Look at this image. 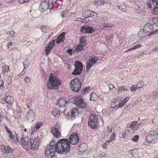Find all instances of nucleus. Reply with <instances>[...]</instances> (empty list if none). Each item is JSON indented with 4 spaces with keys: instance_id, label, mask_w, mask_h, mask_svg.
<instances>
[{
    "instance_id": "46",
    "label": "nucleus",
    "mask_w": 158,
    "mask_h": 158,
    "mask_svg": "<svg viewBox=\"0 0 158 158\" xmlns=\"http://www.w3.org/2000/svg\"><path fill=\"white\" fill-rule=\"evenodd\" d=\"M139 138V136L138 135H135L134 137L131 139L133 141L137 142L138 141Z\"/></svg>"
},
{
    "instance_id": "3",
    "label": "nucleus",
    "mask_w": 158,
    "mask_h": 158,
    "mask_svg": "<svg viewBox=\"0 0 158 158\" xmlns=\"http://www.w3.org/2000/svg\"><path fill=\"white\" fill-rule=\"evenodd\" d=\"M98 118L97 115L91 114L88 119V126L92 129L96 130L98 129Z\"/></svg>"
},
{
    "instance_id": "25",
    "label": "nucleus",
    "mask_w": 158,
    "mask_h": 158,
    "mask_svg": "<svg viewBox=\"0 0 158 158\" xmlns=\"http://www.w3.org/2000/svg\"><path fill=\"white\" fill-rule=\"evenodd\" d=\"M2 149L3 150V152L6 153H11L12 152L11 150L7 146L4 145Z\"/></svg>"
},
{
    "instance_id": "47",
    "label": "nucleus",
    "mask_w": 158,
    "mask_h": 158,
    "mask_svg": "<svg viewBox=\"0 0 158 158\" xmlns=\"http://www.w3.org/2000/svg\"><path fill=\"white\" fill-rule=\"evenodd\" d=\"M84 18L83 19V21L82 22H85L86 23H88L90 21V19L89 18V17L87 16H84Z\"/></svg>"
},
{
    "instance_id": "6",
    "label": "nucleus",
    "mask_w": 158,
    "mask_h": 158,
    "mask_svg": "<svg viewBox=\"0 0 158 158\" xmlns=\"http://www.w3.org/2000/svg\"><path fill=\"white\" fill-rule=\"evenodd\" d=\"M148 8H150L155 14L158 13V0H149L147 3Z\"/></svg>"
},
{
    "instance_id": "14",
    "label": "nucleus",
    "mask_w": 158,
    "mask_h": 158,
    "mask_svg": "<svg viewBox=\"0 0 158 158\" xmlns=\"http://www.w3.org/2000/svg\"><path fill=\"white\" fill-rule=\"evenodd\" d=\"M76 105L80 108L85 109L87 107V105L83 100L79 98L75 101Z\"/></svg>"
},
{
    "instance_id": "17",
    "label": "nucleus",
    "mask_w": 158,
    "mask_h": 158,
    "mask_svg": "<svg viewBox=\"0 0 158 158\" xmlns=\"http://www.w3.org/2000/svg\"><path fill=\"white\" fill-rule=\"evenodd\" d=\"M35 114L32 110H29L27 115V119L30 121H33L35 119Z\"/></svg>"
},
{
    "instance_id": "42",
    "label": "nucleus",
    "mask_w": 158,
    "mask_h": 158,
    "mask_svg": "<svg viewBox=\"0 0 158 158\" xmlns=\"http://www.w3.org/2000/svg\"><path fill=\"white\" fill-rule=\"evenodd\" d=\"M129 132V131L128 130L124 131L122 133V135L123 138L126 137L127 135H128Z\"/></svg>"
},
{
    "instance_id": "21",
    "label": "nucleus",
    "mask_w": 158,
    "mask_h": 158,
    "mask_svg": "<svg viewBox=\"0 0 158 158\" xmlns=\"http://www.w3.org/2000/svg\"><path fill=\"white\" fill-rule=\"evenodd\" d=\"M129 153L132 155L135 158H137L139 156V152L137 149H134L130 151Z\"/></svg>"
},
{
    "instance_id": "10",
    "label": "nucleus",
    "mask_w": 158,
    "mask_h": 158,
    "mask_svg": "<svg viewBox=\"0 0 158 158\" xmlns=\"http://www.w3.org/2000/svg\"><path fill=\"white\" fill-rule=\"evenodd\" d=\"M99 60L98 57H94L92 58L89 59L88 61L86 63V71L87 72Z\"/></svg>"
},
{
    "instance_id": "40",
    "label": "nucleus",
    "mask_w": 158,
    "mask_h": 158,
    "mask_svg": "<svg viewBox=\"0 0 158 158\" xmlns=\"http://www.w3.org/2000/svg\"><path fill=\"white\" fill-rule=\"evenodd\" d=\"M141 46V44H137L133 47L132 48L129 49L127 51H126V52H128L129 51H132L135 49H136L138 48H139Z\"/></svg>"
},
{
    "instance_id": "30",
    "label": "nucleus",
    "mask_w": 158,
    "mask_h": 158,
    "mask_svg": "<svg viewBox=\"0 0 158 158\" xmlns=\"http://www.w3.org/2000/svg\"><path fill=\"white\" fill-rule=\"evenodd\" d=\"M105 3V2L103 0H98L94 2V4L96 5L101 6L103 5Z\"/></svg>"
},
{
    "instance_id": "15",
    "label": "nucleus",
    "mask_w": 158,
    "mask_h": 158,
    "mask_svg": "<svg viewBox=\"0 0 158 158\" xmlns=\"http://www.w3.org/2000/svg\"><path fill=\"white\" fill-rule=\"evenodd\" d=\"M68 102V101L67 100V98H66L63 97V98H61L57 101V103L56 104V105L58 107L61 108L64 106L66 103H69V102Z\"/></svg>"
},
{
    "instance_id": "32",
    "label": "nucleus",
    "mask_w": 158,
    "mask_h": 158,
    "mask_svg": "<svg viewBox=\"0 0 158 158\" xmlns=\"http://www.w3.org/2000/svg\"><path fill=\"white\" fill-rule=\"evenodd\" d=\"M117 7H118L119 10L123 12H125L126 11L127 6L125 5L118 6Z\"/></svg>"
},
{
    "instance_id": "52",
    "label": "nucleus",
    "mask_w": 158,
    "mask_h": 158,
    "mask_svg": "<svg viewBox=\"0 0 158 158\" xmlns=\"http://www.w3.org/2000/svg\"><path fill=\"white\" fill-rule=\"evenodd\" d=\"M91 14V17H93L94 18H97L98 17V14L96 13L92 12Z\"/></svg>"
},
{
    "instance_id": "60",
    "label": "nucleus",
    "mask_w": 158,
    "mask_h": 158,
    "mask_svg": "<svg viewBox=\"0 0 158 158\" xmlns=\"http://www.w3.org/2000/svg\"><path fill=\"white\" fill-rule=\"evenodd\" d=\"M37 130L35 129V127H32L31 128V133H33L35 132Z\"/></svg>"
},
{
    "instance_id": "59",
    "label": "nucleus",
    "mask_w": 158,
    "mask_h": 158,
    "mask_svg": "<svg viewBox=\"0 0 158 158\" xmlns=\"http://www.w3.org/2000/svg\"><path fill=\"white\" fill-rule=\"evenodd\" d=\"M153 21L154 23L157 22L158 23V18L155 17L153 19Z\"/></svg>"
},
{
    "instance_id": "2",
    "label": "nucleus",
    "mask_w": 158,
    "mask_h": 158,
    "mask_svg": "<svg viewBox=\"0 0 158 158\" xmlns=\"http://www.w3.org/2000/svg\"><path fill=\"white\" fill-rule=\"evenodd\" d=\"M49 81L47 84V87L50 89H55L56 87H58L61 84V82L52 73L50 74Z\"/></svg>"
},
{
    "instance_id": "49",
    "label": "nucleus",
    "mask_w": 158,
    "mask_h": 158,
    "mask_svg": "<svg viewBox=\"0 0 158 158\" xmlns=\"http://www.w3.org/2000/svg\"><path fill=\"white\" fill-rule=\"evenodd\" d=\"M115 137V134L114 133L110 136V139L109 140L110 141H112L113 140H114Z\"/></svg>"
},
{
    "instance_id": "16",
    "label": "nucleus",
    "mask_w": 158,
    "mask_h": 158,
    "mask_svg": "<svg viewBox=\"0 0 158 158\" xmlns=\"http://www.w3.org/2000/svg\"><path fill=\"white\" fill-rule=\"evenodd\" d=\"M60 128L53 127L51 129L50 132L56 138H59L61 136L60 133L59 131Z\"/></svg>"
},
{
    "instance_id": "36",
    "label": "nucleus",
    "mask_w": 158,
    "mask_h": 158,
    "mask_svg": "<svg viewBox=\"0 0 158 158\" xmlns=\"http://www.w3.org/2000/svg\"><path fill=\"white\" fill-rule=\"evenodd\" d=\"M113 26V25H111L110 23H104L102 25L103 28H107V27H111Z\"/></svg>"
},
{
    "instance_id": "38",
    "label": "nucleus",
    "mask_w": 158,
    "mask_h": 158,
    "mask_svg": "<svg viewBox=\"0 0 158 158\" xmlns=\"http://www.w3.org/2000/svg\"><path fill=\"white\" fill-rule=\"evenodd\" d=\"M144 85L143 81H140L136 85L138 89H140L143 87Z\"/></svg>"
},
{
    "instance_id": "5",
    "label": "nucleus",
    "mask_w": 158,
    "mask_h": 158,
    "mask_svg": "<svg viewBox=\"0 0 158 158\" xmlns=\"http://www.w3.org/2000/svg\"><path fill=\"white\" fill-rule=\"evenodd\" d=\"M153 28L152 25L148 23L144 25L143 29V32L146 34L147 36H150L158 34V30L155 31H151Z\"/></svg>"
},
{
    "instance_id": "44",
    "label": "nucleus",
    "mask_w": 158,
    "mask_h": 158,
    "mask_svg": "<svg viewBox=\"0 0 158 158\" xmlns=\"http://www.w3.org/2000/svg\"><path fill=\"white\" fill-rule=\"evenodd\" d=\"M137 89H138L136 85H132L130 88V90L132 92H135Z\"/></svg>"
},
{
    "instance_id": "55",
    "label": "nucleus",
    "mask_w": 158,
    "mask_h": 158,
    "mask_svg": "<svg viewBox=\"0 0 158 158\" xmlns=\"http://www.w3.org/2000/svg\"><path fill=\"white\" fill-rule=\"evenodd\" d=\"M129 97H127L122 101V102H123V103H124L125 104L129 100Z\"/></svg>"
},
{
    "instance_id": "26",
    "label": "nucleus",
    "mask_w": 158,
    "mask_h": 158,
    "mask_svg": "<svg viewBox=\"0 0 158 158\" xmlns=\"http://www.w3.org/2000/svg\"><path fill=\"white\" fill-rule=\"evenodd\" d=\"M117 90L118 92L119 93L127 92L128 91L127 89L125 88L124 86L119 87Z\"/></svg>"
},
{
    "instance_id": "35",
    "label": "nucleus",
    "mask_w": 158,
    "mask_h": 158,
    "mask_svg": "<svg viewBox=\"0 0 158 158\" xmlns=\"http://www.w3.org/2000/svg\"><path fill=\"white\" fill-rule=\"evenodd\" d=\"M55 41V39L52 40V41L49 42L48 46L52 48L54 46Z\"/></svg>"
},
{
    "instance_id": "61",
    "label": "nucleus",
    "mask_w": 158,
    "mask_h": 158,
    "mask_svg": "<svg viewBox=\"0 0 158 158\" xmlns=\"http://www.w3.org/2000/svg\"><path fill=\"white\" fill-rule=\"evenodd\" d=\"M29 0H18L19 2L21 3H23L25 2H27Z\"/></svg>"
},
{
    "instance_id": "23",
    "label": "nucleus",
    "mask_w": 158,
    "mask_h": 158,
    "mask_svg": "<svg viewBox=\"0 0 158 158\" xmlns=\"http://www.w3.org/2000/svg\"><path fill=\"white\" fill-rule=\"evenodd\" d=\"M5 100L6 103L9 105H11L14 102V100H13V98L10 96H6Z\"/></svg>"
},
{
    "instance_id": "28",
    "label": "nucleus",
    "mask_w": 158,
    "mask_h": 158,
    "mask_svg": "<svg viewBox=\"0 0 158 158\" xmlns=\"http://www.w3.org/2000/svg\"><path fill=\"white\" fill-rule=\"evenodd\" d=\"M52 114L55 117L59 115L60 113V111L58 109H54L52 111Z\"/></svg>"
},
{
    "instance_id": "39",
    "label": "nucleus",
    "mask_w": 158,
    "mask_h": 158,
    "mask_svg": "<svg viewBox=\"0 0 158 158\" xmlns=\"http://www.w3.org/2000/svg\"><path fill=\"white\" fill-rule=\"evenodd\" d=\"M116 103V102H114V108L117 107V109L118 108H120L122 107L125 104L124 103H123V102L122 101L121 102L119 103L118 105H115Z\"/></svg>"
},
{
    "instance_id": "24",
    "label": "nucleus",
    "mask_w": 158,
    "mask_h": 158,
    "mask_svg": "<svg viewBox=\"0 0 158 158\" xmlns=\"http://www.w3.org/2000/svg\"><path fill=\"white\" fill-rule=\"evenodd\" d=\"M41 31L44 33H47L50 30L49 27L47 25H45L41 27Z\"/></svg>"
},
{
    "instance_id": "56",
    "label": "nucleus",
    "mask_w": 158,
    "mask_h": 158,
    "mask_svg": "<svg viewBox=\"0 0 158 158\" xmlns=\"http://www.w3.org/2000/svg\"><path fill=\"white\" fill-rule=\"evenodd\" d=\"M13 43L12 42H9L8 44H7V48L8 49L11 46H12L13 45Z\"/></svg>"
},
{
    "instance_id": "8",
    "label": "nucleus",
    "mask_w": 158,
    "mask_h": 158,
    "mask_svg": "<svg viewBox=\"0 0 158 158\" xmlns=\"http://www.w3.org/2000/svg\"><path fill=\"white\" fill-rule=\"evenodd\" d=\"M57 144V143L55 144V149L53 148H47L45 149L44 151V153L46 156L48 158H53L54 157L55 154V151L60 154L59 153L57 152V149L56 148V145Z\"/></svg>"
},
{
    "instance_id": "45",
    "label": "nucleus",
    "mask_w": 158,
    "mask_h": 158,
    "mask_svg": "<svg viewBox=\"0 0 158 158\" xmlns=\"http://www.w3.org/2000/svg\"><path fill=\"white\" fill-rule=\"evenodd\" d=\"M23 64L24 69L25 68H27L28 67V61L27 60V59H26L23 61Z\"/></svg>"
},
{
    "instance_id": "41",
    "label": "nucleus",
    "mask_w": 158,
    "mask_h": 158,
    "mask_svg": "<svg viewBox=\"0 0 158 158\" xmlns=\"http://www.w3.org/2000/svg\"><path fill=\"white\" fill-rule=\"evenodd\" d=\"M85 37V36H82L80 39V43L81 44H83L86 41Z\"/></svg>"
},
{
    "instance_id": "58",
    "label": "nucleus",
    "mask_w": 158,
    "mask_h": 158,
    "mask_svg": "<svg viewBox=\"0 0 158 158\" xmlns=\"http://www.w3.org/2000/svg\"><path fill=\"white\" fill-rule=\"evenodd\" d=\"M113 35L112 34H111L109 36L106 37L107 39L109 40H110L112 38H113Z\"/></svg>"
},
{
    "instance_id": "62",
    "label": "nucleus",
    "mask_w": 158,
    "mask_h": 158,
    "mask_svg": "<svg viewBox=\"0 0 158 158\" xmlns=\"http://www.w3.org/2000/svg\"><path fill=\"white\" fill-rule=\"evenodd\" d=\"M152 51L155 52H158V45L156 46L155 48L153 49Z\"/></svg>"
},
{
    "instance_id": "7",
    "label": "nucleus",
    "mask_w": 158,
    "mask_h": 158,
    "mask_svg": "<svg viewBox=\"0 0 158 158\" xmlns=\"http://www.w3.org/2000/svg\"><path fill=\"white\" fill-rule=\"evenodd\" d=\"M74 66V69L72 73V75H76L80 74L81 73L83 68L82 63L79 61H75Z\"/></svg>"
},
{
    "instance_id": "34",
    "label": "nucleus",
    "mask_w": 158,
    "mask_h": 158,
    "mask_svg": "<svg viewBox=\"0 0 158 158\" xmlns=\"http://www.w3.org/2000/svg\"><path fill=\"white\" fill-rule=\"evenodd\" d=\"M92 12L90 10H87L85 11V12L84 15H83V16H87L89 17H91Z\"/></svg>"
},
{
    "instance_id": "22",
    "label": "nucleus",
    "mask_w": 158,
    "mask_h": 158,
    "mask_svg": "<svg viewBox=\"0 0 158 158\" xmlns=\"http://www.w3.org/2000/svg\"><path fill=\"white\" fill-rule=\"evenodd\" d=\"M136 123L137 122L136 121L131 122L130 124H128V127L131 128L133 127H134V126H135L134 127L132 128V130L133 131V130L134 131H135L136 130H137L138 129H139L138 126L137 125H136Z\"/></svg>"
},
{
    "instance_id": "53",
    "label": "nucleus",
    "mask_w": 158,
    "mask_h": 158,
    "mask_svg": "<svg viewBox=\"0 0 158 158\" xmlns=\"http://www.w3.org/2000/svg\"><path fill=\"white\" fill-rule=\"evenodd\" d=\"M4 127L5 128L6 131L9 134V135H11V134L12 132L10 131V129L7 127L6 126H5Z\"/></svg>"
},
{
    "instance_id": "51",
    "label": "nucleus",
    "mask_w": 158,
    "mask_h": 158,
    "mask_svg": "<svg viewBox=\"0 0 158 158\" xmlns=\"http://www.w3.org/2000/svg\"><path fill=\"white\" fill-rule=\"evenodd\" d=\"M41 124L40 123H39L38 122L37 123H36L35 125V128L36 130H38L40 128Z\"/></svg>"
},
{
    "instance_id": "13",
    "label": "nucleus",
    "mask_w": 158,
    "mask_h": 158,
    "mask_svg": "<svg viewBox=\"0 0 158 158\" xmlns=\"http://www.w3.org/2000/svg\"><path fill=\"white\" fill-rule=\"evenodd\" d=\"M48 2L46 1V0H41L40 5L39 6V9L42 12L47 10L48 7Z\"/></svg>"
},
{
    "instance_id": "12",
    "label": "nucleus",
    "mask_w": 158,
    "mask_h": 158,
    "mask_svg": "<svg viewBox=\"0 0 158 158\" xmlns=\"http://www.w3.org/2000/svg\"><path fill=\"white\" fill-rule=\"evenodd\" d=\"M158 139V137L156 136L154 134H150L148 135L145 138L146 141L149 142L154 143Z\"/></svg>"
},
{
    "instance_id": "11",
    "label": "nucleus",
    "mask_w": 158,
    "mask_h": 158,
    "mask_svg": "<svg viewBox=\"0 0 158 158\" xmlns=\"http://www.w3.org/2000/svg\"><path fill=\"white\" fill-rule=\"evenodd\" d=\"M80 31L81 33H91L95 31V29L93 27L88 26H82L80 28Z\"/></svg>"
},
{
    "instance_id": "31",
    "label": "nucleus",
    "mask_w": 158,
    "mask_h": 158,
    "mask_svg": "<svg viewBox=\"0 0 158 158\" xmlns=\"http://www.w3.org/2000/svg\"><path fill=\"white\" fill-rule=\"evenodd\" d=\"M9 137L11 139H13V140L15 143L18 142H19L18 139L17 138V137L15 136V135H13L12 134V133H11V135H9Z\"/></svg>"
},
{
    "instance_id": "63",
    "label": "nucleus",
    "mask_w": 158,
    "mask_h": 158,
    "mask_svg": "<svg viewBox=\"0 0 158 158\" xmlns=\"http://www.w3.org/2000/svg\"><path fill=\"white\" fill-rule=\"evenodd\" d=\"M108 18L107 17H105L103 18L102 19V20L104 21L108 20Z\"/></svg>"
},
{
    "instance_id": "4",
    "label": "nucleus",
    "mask_w": 158,
    "mask_h": 158,
    "mask_svg": "<svg viewBox=\"0 0 158 158\" xmlns=\"http://www.w3.org/2000/svg\"><path fill=\"white\" fill-rule=\"evenodd\" d=\"M81 85V82L77 78L72 80L70 84L72 90L75 92H78L80 89Z\"/></svg>"
},
{
    "instance_id": "54",
    "label": "nucleus",
    "mask_w": 158,
    "mask_h": 158,
    "mask_svg": "<svg viewBox=\"0 0 158 158\" xmlns=\"http://www.w3.org/2000/svg\"><path fill=\"white\" fill-rule=\"evenodd\" d=\"M25 82L27 83H29L30 81V79L29 77H26L25 78Z\"/></svg>"
},
{
    "instance_id": "20",
    "label": "nucleus",
    "mask_w": 158,
    "mask_h": 158,
    "mask_svg": "<svg viewBox=\"0 0 158 158\" xmlns=\"http://www.w3.org/2000/svg\"><path fill=\"white\" fill-rule=\"evenodd\" d=\"M66 34V32H63L61 34L58 36L56 40L57 44H59L60 42H63L64 41Z\"/></svg>"
},
{
    "instance_id": "18",
    "label": "nucleus",
    "mask_w": 158,
    "mask_h": 158,
    "mask_svg": "<svg viewBox=\"0 0 158 158\" xmlns=\"http://www.w3.org/2000/svg\"><path fill=\"white\" fill-rule=\"evenodd\" d=\"M21 145L22 147L27 150L28 147L27 146L29 143L28 138H27L22 137L21 140Z\"/></svg>"
},
{
    "instance_id": "29",
    "label": "nucleus",
    "mask_w": 158,
    "mask_h": 158,
    "mask_svg": "<svg viewBox=\"0 0 158 158\" xmlns=\"http://www.w3.org/2000/svg\"><path fill=\"white\" fill-rule=\"evenodd\" d=\"M84 48V47L83 45L81 44H79L77 46L76 48L75 51H76L77 52H78L81 51Z\"/></svg>"
},
{
    "instance_id": "19",
    "label": "nucleus",
    "mask_w": 158,
    "mask_h": 158,
    "mask_svg": "<svg viewBox=\"0 0 158 158\" xmlns=\"http://www.w3.org/2000/svg\"><path fill=\"white\" fill-rule=\"evenodd\" d=\"M79 112L77 108H73L71 110L70 114L68 113V115H70L72 118L74 119L75 117L78 115Z\"/></svg>"
},
{
    "instance_id": "37",
    "label": "nucleus",
    "mask_w": 158,
    "mask_h": 158,
    "mask_svg": "<svg viewBox=\"0 0 158 158\" xmlns=\"http://www.w3.org/2000/svg\"><path fill=\"white\" fill-rule=\"evenodd\" d=\"M2 71L4 73L7 72L9 70V68L8 66L5 65L2 67Z\"/></svg>"
},
{
    "instance_id": "9",
    "label": "nucleus",
    "mask_w": 158,
    "mask_h": 158,
    "mask_svg": "<svg viewBox=\"0 0 158 158\" xmlns=\"http://www.w3.org/2000/svg\"><path fill=\"white\" fill-rule=\"evenodd\" d=\"M40 140L38 137L31 138L30 140L31 149L34 150L37 149L40 145Z\"/></svg>"
},
{
    "instance_id": "27",
    "label": "nucleus",
    "mask_w": 158,
    "mask_h": 158,
    "mask_svg": "<svg viewBox=\"0 0 158 158\" xmlns=\"http://www.w3.org/2000/svg\"><path fill=\"white\" fill-rule=\"evenodd\" d=\"M55 141L54 140H52V141L50 142V143L47 146V148H53L55 149Z\"/></svg>"
},
{
    "instance_id": "57",
    "label": "nucleus",
    "mask_w": 158,
    "mask_h": 158,
    "mask_svg": "<svg viewBox=\"0 0 158 158\" xmlns=\"http://www.w3.org/2000/svg\"><path fill=\"white\" fill-rule=\"evenodd\" d=\"M69 54V55L71 56L72 54V49H69L67 50L66 51Z\"/></svg>"
},
{
    "instance_id": "33",
    "label": "nucleus",
    "mask_w": 158,
    "mask_h": 158,
    "mask_svg": "<svg viewBox=\"0 0 158 158\" xmlns=\"http://www.w3.org/2000/svg\"><path fill=\"white\" fill-rule=\"evenodd\" d=\"M97 96L94 93H92L90 95V100L95 101L97 99Z\"/></svg>"
},
{
    "instance_id": "1",
    "label": "nucleus",
    "mask_w": 158,
    "mask_h": 158,
    "mask_svg": "<svg viewBox=\"0 0 158 158\" xmlns=\"http://www.w3.org/2000/svg\"><path fill=\"white\" fill-rule=\"evenodd\" d=\"M77 133H72L69 136V140L67 139H60L57 142L56 145L57 152L60 154H65L69 152L70 145L76 144L79 141V138Z\"/></svg>"
},
{
    "instance_id": "43",
    "label": "nucleus",
    "mask_w": 158,
    "mask_h": 158,
    "mask_svg": "<svg viewBox=\"0 0 158 158\" xmlns=\"http://www.w3.org/2000/svg\"><path fill=\"white\" fill-rule=\"evenodd\" d=\"M52 49V48L48 46L46 47L45 52L47 55H48L50 52V50Z\"/></svg>"
},
{
    "instance_id": "64",
    "label": "nucleus",
    "mask_w": 158,
    "mask_h": 158,
    "mask_svg": "<svg viewBox=\"0 0 158 158\" xmlns=\"http://www.w3.org/2000/svg\"><path fill=\"white\" fill-rule=\"evenodd\" d=\"M155 131L156 132V133L154 134L156 136H158V129L155 130Z\"/></svg>"
},
{
    "instance_id": "50",
    "label": "nucleus",
    "mask_w": 158,
    "mask_h": 158,
    "mask_svg": "<svg viewBox=\"0 0 158 158\" xmlns=\"http://www.w3.org/2000/svg\"><path fill=\"white\" fill-rule=\"evenodd\" d=\"M89 89V86L86 87L83 89L82 90V92L83 93H85L88 91Z\"/></svg>"
},
{
    "instance_id": "48",
    "label": "nucleus",
    "mask_w": 158,
    "mask_h": 158,
    "mask_svg": "<svg viewBox=\"0 0 158 158\" xmlns=\"http://www.w3.org/2000/svg\"><path fill=\"white\" fill-rule=\"evenodd\" d=\"M108 86L110 90H111L113 88H114L115 89H116V88L114 87V85L113 84H108Z\"/></svg>"
}]
</instances>
